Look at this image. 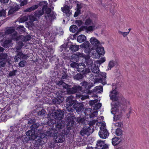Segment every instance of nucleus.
<instances>
[{
	"label": "nucleus",
	"instance_id": "35",
	"mask_svg": "<svg viewBox=\"0 0 149 149\" xmlns=\"http://www.w3.org/2000/svg\"><path fill=\"white\" fill-rule=\"evenodd\" d=\"M84 77L83 75L80 73H78L74 76L73 78L74 79L78 80L81 79Z\"/></svg>",
	"mask_w": 149,
	"mask_h": 149
},
{
	"label": "nucleus",
	"instance_id": "3",
	"mask_svg": "<svg viewBox=\"0 0 149 149\" xmlns=\"http://www.w3.org/2000/svg\"><path fill=\"white\" fill-rule=\"evenodd\" d=\"M74 99V97L72 95L68 97L66 100L67 105L70 106L73 105V108L76 112L78 113L82 112L84 108V105L82 103L78 102Z\"/></svg>",
	"mask_w": 149,
	"mask_h": 149
},
{
	"label": "nucleus",
	"instance_id": "57",
	"mask_svg": "<svg viewBox=\"0 0 149 149\" xmlns=\"http://www.w3.org/2000/svg\"><path fill=\"white\" fill-rule=\"evenodd\" d=\"M44 14L40 10L35 13V15L36 16L39 17Z\"/></svg>",
	"mask_w": 149,
	"mask_h": 149
},
{
	"label": "nucleus",
	"instance_id": "52",
	"mask_svg": "<svg viewBox=\"0 0 149 149\" xmlns=\"http://www.w3.org/2000/svg\"><path fill=\"white\" fill-rule=\"evenodd\" d=\"M6 65V62L5 61L0 59V67H4Z\"/></svg>",
	"mask_w": 149,
	"mask_h": 149
},
{
	"label": "nucleus",
	"instance_id": "21",
	"mask_svg": "<svg viewBox=\"0 0 149 149\" xmlns=\"http://www.w3.org/2000/svg\"><path fill=\"white\" fill-rule=\"evenodd\" d=\"M54 139L56 143H61L64 140V138L62 135L58 134L57 136H55Z\"/></svg>",
	"mask_w": 149,
	"mask_h": 149
},
{
	"label": "nucleus",
	"instance_id": "19",
	"mask_svg": "<svg viewBox=\"0 0 149 149\" xmlns=\"http://www.w3.org/2000/svg\"><path fill=\"white\" fill-rule=\"evenodd\" d=\"M65 126V121L63 120H59L57 122L55 126L57 129L59 130L64 127Z\"/></svg>",
	"mask_w": 149,
	"mask_h": 149
},
{
	"label": "nucleus",
	"instance_id": "9",
	"mask_svg": "<svg viewBox=\"0 0 149 149\" xmlns=\"http://www.w3.org/2000/svg\"><path fill=\"white\" fill-rule=\"evenodd\" d=\"M64 114V111L61 109H57L56 111L53 113L52 116L55 119L61 120L63 118Z\"/></svg>",
	"mask_w": 149,
	"mask_h": 149
},
{
	"label": "nucleus",
	"instance_id": "6",
	"mask_svg": "<svg viewBox=\"0 0 149 149\" xmlns=\"http://www.w3.org/2000/svg\"><path fill=\"white\" fill-rule=\"evenodd\" d=\"M100 125V130L99 132V135L100 138L105 139L109 136V133L106 129L105 124L104 123H101Z\"/></svg>",
	"mask_w": 149,
	"mask_h": 149
},
{
	"label": "nucleus",
	"instance_id": "4",
	"mask_svg": "<svg viewBox=\"0 0 149 149\" xmlns=\"http://www.w3.org/2000/svg\"><path fill=\"white\" fill-rule=\"evenodd\" d=\"M118 103L112 102L111 104V112L114 114L113 118L114 121L120 120L122 116L121 110L117 105Z\"/></svg>",
	"mask_w": 149,
	"mask_h": 149
},
{
	"label": "nucleus",
	"instance_id": "34",
	"mask_svg": "<svg viewBox=\"0 0 149 149\" xmlns=\"http://www.w3.org/2000/svg\"><path fill=\"white\" fill-rule=\"evenodd\" d=\"M25 29L23 26L20 25L17 28V30L20 33H24L25 32Z\"/></svg>",
	"mask_w": 149,
	"mask_h": 149
},
{
	"label": "nucleus",
	"instance_id": "53",
	"mask_svg": "<svg viewBox=\"0 0 149 149\" xmlns=\"http://www.w3.org/2000/svg\"><path fill=\"white\" fill-rule=\"evenodd\" d=\"M45 111L44 110L42 109V110L39 111L38 112V114L39 116H43L45 113Z\"/></svg>",
	"mask_w": 149,
	"mask_h": 149
},
{
	"label": "nucleus",
	"instance_id": "36",
	"mask_svg": "<svg viewBox=\"0 0 149 149\" xmlns=\"http://www.w3.org/2000/svg\"><path fill=\"white\" fill-rule=\"evenodd\" d=\"M56 84L58 85L59 86H60L62 85L63 87V89H66V88H65L64 86H65V84L67 85H69L68 84H66L64 83L63 81L60 80L58 81L56 83Z\"/></svg>",
	"mask_w": 149,
	"mask_h": 149
},
{
	"label": "nucleus",
	"instance_id": "48",
	"mask_svg": "<svg viewBox=\"0 0 149 149\" xmlns=\"http://www.w3.org/2000/svg\"><path fill=\"white\" fill-rule=\"evenodd\" d=\"M72 63L70 64V66L72 68H76L77 67L78 64L77 62H72Z\"/></svg>",
	"mask_w": 149,
	"mask_h": 149
},
{
	"label": "nucleus",
	"instance_id": "5",
	"mask_svg": "<svg viewBox=\"0 0 149 149\" xmlns=\"http://www.w3.org/2000/svg\"><path fill=\"white\" fill-rule=\"evenodd\" d=\"M71 85H67L65 84L64 86L66 88L67 93H81L82 92V87L79 85H74L71 88Z\"/></svg>",
	"mask_w": 149,
	"mask_h": 149
},
{
	"label": "nucleus",
	"instance_id": "11",
	"mask_svg": "<svg viewBox=\"0 0 149 149\" xmlns=\"http://www.w3.org/2000/svg\"><path fill=\"white\" fill-rule=\"evenodd\" d=\"M75 118L74 115L70 113H69L66 117V122L68 123L67 126H72L73 124H74V122L73 119Z\"/></svg>",
	"mask_w": 149,
	"mask_h": 149
},
{
	"label": "nucleus",
	"instance_id": "50",
	"mask_svg": "<svg viewBox=\"0 0 149 149\" xmlns=\"http://www.w3.org/2000/svg\"><path fill=\"white\" fill-rule=\"evenodd\" d=\"M39 124L38 123L33 124L31 127V130H34L37 128L39 126Z\"/></svg>",
	"mask_w": 149,
	"mask_h": 149
},
{
	"label": "nucleus",
	"instance_id": "58",
	"mask_svg": "<svg viewBox=\"0 0 149 149\" xmlns=\"http://www.w3.org/2000/svg\"><path fill=\"white\" fill-rule=\"evenodd\" d=\"M80 84L86 89L88 86L87 82L85 81H84L82 82Z\"/></svg>",
	"mask_w": 149,
	"mask_h": 149
},
{
	"label": "nucleus",
	"instance_id": "42",
	"mask_svg": "<svg viewBox=\"0 0 149 149\" xmlns=\"http://www.w3.org/2000/svg\"><path fill=\"white\" fill-rule=\"evenodd\" d=\"M48 3H47V1H40L39 2L38 4V6H42V7L44 6H47Z\"/></svg>",
	"mask_w": 149,
	"mask_h": 149
},
{
	"label": "nucleus",
	"instance_id": "23",
	"mask_svg": "<svg viewBox=\"0 0 149 149\" xmlns=\"http://www.w3.org/2000/svg\"><path fill=\"white\" fill-rule=\"evenodd\" d=\"M106 144H105L104 141L100 140H98L96 144V148L97 149H101Z\"/></svg>",
	"mask_w": 149,
	"mask_h": 149
},
{
	"label": "nucleus",
	"instance_id": "12",
	"mask_svg": "<svg viewBox=\"0 0 149 149\" xmlns=\"http://www.w3.org/2000/svg\"><path fill=\"white\" fill-rule=\"evenodd\" d=\"M5 34L6 35H10L13 34L12 36L14 37L16 36L17 35V32H15V29L11 27L6 28L4 31Z\"/></svg>",
	"mask_w": 149,
	"mask_h": 149
},
{
	"label": "nucleus",
	"instance_id": "13",
	"mask_svg": "<svg viewBox=\"0 0 149 149\" xmlns=\"http://www.w3.org/2000/svg\"><path fill=\"white\" fill-rule=\"evenodd\" d=\"M90 42L93 46L92 49L93 50L101 45L100 41L95 37L91 38L90 39Z\"/></svg>",
	"mask_w": 149,
	"mask_h": 149
},
{
	"label": "nucleus",
	"instance_id": "22",
	"mask_svg": "<svg viewBox=\"0 0 149 149\" xmlns=\"http://www.w3.org/2000/svg\"><path fill=\"white\" fill-rule=\"evenodd\" d=\"M24 54L22 52H17V54L15 57V62H18L23 56Z\"/></svg>",
	"mask_w": 149,
	"mask_h": 149
},
{
	"label": "nucleus",
	"instance_id": "18",
	"mask_svg": "<svg viewBox=\"0 0 149 149\" xmlns=\"http://www.w3.org/2000/svg\"><path fill=\"white\" fill-rule=\"evenodd\" d=\"M57 132L56 130L49 129L47 132L45 134L46 136H56Z\"/></svg>",
	"mask_w": 149,
	"mask_h": 149
},
{
	"label": "nucleus",
	"instance_id": "60",
	"mask_svg": "<svg viewBox=\"0 0 149 149\" xmlns=\"http://www.w3.org/2000/svg\"><path fill=\"white\" fill-rule=\"evenodd\" d=\"M106 61L105 57H102L100 58V59L97 61L98 63L101 64L104 62Z\"/></svg>",
	"mask_w": 149,
	"mask_h": 149
},
{
	"label": "nucleus",
	"instance_id": "24",
	"mask_svg": "<svg viewBox=\"0 0 149 149\" xmlns=\"http://www.w3.org/2000/svg\"><path fill=\"white\" fill-rule=\"evenodd\" d=\"M110 99L113 101H117L119 98L118 94H110Z\"/></svg>",
	"mask_w": 149,
	"mask_h": 149
},
{
	"label": "nucleus",
	"instance_id": "20",
	"mask_svg": "<svg viewBox=\"0 0 149 149\" xmlns=\"http://www.w3.org/2000/svg\"><path fill=\"white\" fill-rule=\"evenodd\" d=\"M64 98L62 96H58L54 99L53 101L54 104H59L63 100Z\"/></svg>",
	"mask_w": 149,
	"mask_h": 149
},
{
	"label": "nucleus",
	"instance_id": "15",
	"mask_svg": "<svg viewBox=\"0 0 149 149\" xmlns=\"http://www.w3.org/2000/svg\"><path fill=\"white\" fill-rule=\"evenodd\" d=\"M116 103H118V106L120 108V106L121 107H127V105L129 104V101L127 100L124 98H122L121 100L120 101V103L118 102H117Z\"/></svg>",
	"mask_w": 149,
	"mask_h": 149
},
{
	"label": "nucleus",
	"instance_id": "39",
	"mask_svg": "<svg viewBox=\"0 0 149 149\" xmlns=\"http://www.w3.org/2000/svg\"><path fill=\"white\" fill-rule=\"evenodd\" d=\"M7 55L5 53H2L0 54V59H6L7 58Z\"/></svg>",
	"mask_w": 149,
	"mask_h": 149
},
{
	"label": "nucleus",
	"instance_id": "46",
	"mask_svg": "<svg viewBox=\"0 0 149 149\" xmlns=\"http://www.w3.org/2000/svg\"><path fill=\"white\" fill-rule=\"evenodd\" d=\"M17 72V70H14L12 71H10L9 72V76L10 77L15 76Z\"/></svg>",
	"mask_w": 149,
	"mask_h": 149
},
{
	"label": "nucleus",
	"instance_id": "37",
	"mask_svg": "<svg viewBox=\"0 0 149 149\" xmlns=\"http://www.w3.org/2000/svg\"><path fill=\"white\" fill-rule=\"evenodd\" d=\"M11 41L10 40H6L4 41L3 42V46L7 47H8Z\"/></svg>",
	"mask_w": 149,
	"mask_h": 149
},
{
	"label": "nucleus",
	"instance_id": "7",
	"mask_svg": "<svg viewBox=\"0 0 149 149\" xmlns=\"http://www.w3.org/2000/svg\"><path fill=\"white\" fill-rule=\"evenodd\" d=\"M77 71L80 72H83L84 74H88V75L91 76V77L94 76L92 74L90 71V69L86 68L84 64L82 63L81 65H78L77 67Z\"/></svg>",
	"mask_w": 149,
	"mask_h": 149
},
{
	"label": "nucleus",
	"instance_id": "54",
	"mask_svg": "<svg viewBox=\"0 0 149 149\" xmlns=\"http://www.w3.org/2000/svg\"><path fill=\"white\" fill-rule=\"evenodd\" d=\"M76 97H77L78 98H81V99L82 100H84L85 99L87 98H88V96H83L81 95H78L76 94Z\"/></svg>",
	"mask_w": 149,
	"mask_h": 149
},
{
	"label": "nucleus",
	"instance_id": "55",
	"mask_svg": "<svg viewBox=\"0 0 149 149\" xmlns=\"http://www.w3.org/2000/svg\"><path fill=\"white\" fill-rule=\"evenodd\" d=\"M15 11H15L13 8L11 6L8 11V15H10L13 14L15 13Z\"/></svg>",
	"mask_w": 149,
	"mask_h": 149
},
{
	"label": "nucleus",
	"instance_id": "44",
	"mask_svg": "<svg viewBox=\"0 0 149 149\" xmlns=\"http://www.w3.org/2000/svg\"><path fill=\"white\" fill-rule=\"evenodd\" d=\"M97 121V120H94L92 121H91L88 123L89 126L88 127H93V125H94L95 123Z\"/></svg>",
	"mask_w": 149,
	"mask_h": 149
},
{
	"label": "nucleus",
	"instance_id": "32",
	"mask_svg": "<svg viewBox=\"0 0 149 149\" xmlns=\"http://www.w3.org/2000/svg\"><path fill=\"white\" fill-rule=\"evenodd\" d=\"M79 46L77 45H71L70 46L69 48L70 50L72 52H76L78 50Z\"/></svg>",
	"mask_w": 149,
	"mask_h": 149
},
{
	"label": "nucleus",
	"instance_id": "61",
	"mask_svg": "<svg viewBox=\"0 0 149 149\" xmlns=\"http://www.w3.org/2000/svg\"><path fill=\"white\" fill-rule=\"evenodd\" d=\"M81 13V10H77L75 12L74 15V17H77Z\"/></svg>",
	"mask_w": 149,
	"mask_h": 149
},
{
	"label": "nucleus",
	"instance_id": "1",
	"mask_svg": "<svg viewBox=\"0 0 149 149\" xmlns=\"http://www.w3.org/2000/svg\"><path fill=\"white\" fill-rule=\"evenodd\" d=\"M85 60V63L88 67V68L90 69L92 72L96 74L95 77V82H99L102 83L103 85H105L106 83V78L107 74L105 72H100L99 73V68L97 67L93 63L89 55L84 56Z\"/></svg>",
	"mask_w": 149,
	"mask_h": 149
},
{
	"label": "nucleus",
	"instance_id": "28",
	"mask_svg": "<svg viewBox=\"0 0 149 149\" xmlns=\"http://www.w3.org/2000/svg\"><path fill=\"white\" fill-rule=\"evenodd\" d=\"M94 91L95 93H101L103 91L102 86H96L94 88Z\"/></svg>",
	"mask_w": 149,
	"mask_h": 149
},
{
	"label": "nucleus",
	"instance_id": "40",
	"mask_svg": "<svg viewBox=\"0 0 149 149\" xmlns=\"http://www.w3.org/2000/svg\"><path fill=\"white\" fill-rule=\"evenodd\" d=\"M115 133L117 136H120L122 134V130L120 128H118L116 130Z\"/></svg>",
	"mask_w": 149,
	"mask_h": 149
},
{
	"label": "nucleus",
	"instance_id": "27",
	"mask_svg": "<svg viewBox=\"0 0 149 149\" xmlns=\"http://www.w3.org/2000/svg\"><path fill=\"white\" fill-rule=\"evenodd\" d=\"M84 24L85 26H87L94 24L93 23L92 19L89 17L85 19Z\"/></svg>",
	"mask_w": 149,
	"mask_h": 149
},
{
	"label": "nucleus",
	"instance_id": "38",
	"mask_svg": "<svg viewBox=\"0 0 149 149\" xmlns=\"http://www.w3.org/2000/svg\"><path fill=\"white\" fill-rule=\"evenodd\" d=\"M115 63L116 62L113 60L110 61L109 63V68L108 69H111L114 66Z\"/></svg>",
	"mask_w": 149,
	"mask_h": 149
},
{
	"label": "nucleus",
	"instance_id": "10",
	"mask_svg": "<svg viewBox=\"0 0 149 149\" xmlns=\"http://www.w3.org/2000/svg\"><path fill=\"white\" fill-rule=\"evenodd\" d=\"M84 56L85 55L83 53L78 52L77 54H73L71 56L70 61L71 62H78L79 59L81 57L84 58Z\"/></svg>",
	"mask_w": 149,
	"mask_h": 149
},
{
	"label": "nucleus",
	"instance_id": "33",
	"mask_svg": "<svg viewBox=\"0 0 149 149\" xmlns=\"http://www.w3.org/2000/svg\"><path fill=\"white\" fill-rule=\"evenodd\" d=\"M56 14L53 11L51 12V13H50L48 15H47L46 17H47L48 18H49V19L50 21H52L55 19L56 18L55 16Z\"/></svg>",
	"mask_w": 149,
	"mask_h": 149
},
{
	"label": "nucleus",
	"instance_id": "25",
	"mask_svg": "<svg viewBox=\"0 0 149 149\" xmlns=\"http://www.w3.org/2000/svg\"><path fill=\"white\" fill-rule=\"evenodd\" d=\"M95 26L94 24L92 26H85V30L87 33L92 32L95 29Z\"/></svg>",
	"mask_w": 149,
	"mask_h": 149
},
{
	"label": "nucleus",
	"instance_id": "30",
	"mask_svg": "<svg viewBox=\"0 0 149 149\" xmlns=\"http://www.w3.org/2000/svg\"><path fill=\"white\" fill-rule=\"evenodd\" d=\"M38 7V5H33L31 7L28 8L27 9H26L24 11L26 12H31L37 9Z\"/></svg>",
	"mask_w": 149,
	"mask_h": 149
},
{
	"label": "nucleus",
	"instance_id": "59",
	"mask_svg": "<svg viewBox=\"0 0 149 149\" xmlns=\"http://www.w3.org/2000/svg\"><path fill=\"white\" fill-rule=\"evenodd\" d=\"M98 111H95L92 113H91L90 115V117H94L96 116L97 115Z\"/></svg>",
	"mask_w": 149,
	"mask_h": 149
},
{
	"label": "nucleus",
	"instance_id": "49",
	"mask_svg": "<svg viewBox=\"0 0 149 149\" xmlns=\"http://www.w3.org/2000/svg\"><path fill=\"white\" fill-rule=\"evenodd\" d=\"M30 140V138L29 137H23L22 139V141L23 143H27Z\"/></svg>",
	"mask_w": 149,
	"mask_h": 149
},
{
	"label": "nucleus",
	"instance_id": "62",
	"mask_svg": "<svg viewBox=\"0 0 149 149\" xmlns=\"http://www.w3.org/2000/svg\"><path fill=\"white\" fill-rule=\"evenodd\" d=\"M26 62L24 60L21 61L19 63V65L20 67H24L25 65Z\"/></svg>",
	"mask_w": 149,
	"mask_h": 149
},
{
	"label": "nucleus",
	"instance_id": "26",
	"mask_svg": "<svg viewBox=\"0 0 149 149\" xmlns=\"http://www.w3.org/2000/svg\"><path fill=\"white\" fill-rule=\"evenodd\" d=\"M121 140L118 137H115L112 139V144L114 146H116L120 143Z\"/></svg>",
	"mask_w": 149,
	"mask_h": 149
},
{
	"label": "nucleus",
	"instance_id": "43",
	"mask_svg": "<svg viewBox=\"0 0 149 149\" xmlns=\"http://www.w3.org/2000/svg\"><path fill=\"white\" fill-rule=\"evenodd\" d=\"M102 106L101 103H97L95 104L93 107L94 108L95 110H97L100 109Z\"/></svg>",
	"mask_w": 149,
	"mask_h": 149
},
{
	"label": "nucleus",
	"instance_id": "64",
	"mask_svg": "<svg viewBox=\"0 0 149 149\" xmlns=\"http://www.w3.org/2000/svg\"><path fill=\"white\" fill-rule=\"evenodd\" d=\"M97 102H98L97 100L95 99L94 100H91V101H90V102H89V104L90 105H92V106L93 105L94 106V104L95 103Z\"/></svg>",
	"mask_w": 149,
	"mask_h": 149
},
{
	"label": "nucleus",
	"instance_id": "17",
	"mask_svg": "<svg viewBox=\"0 0 149 149\" xmlns=\"http://www.w3.org/2000/svg\"><path fill=\"white\" fill-rule=\"evenodd\" d=\"M61 10L64 13L66 14L67 16H70L71 14V13L70 12V6L66 5L61 8Z\"/></svg>",
	"mask_w": 149,
	"mask_h": 149
},
{
	"label": "nucleus",
	"instance_id": "47",
	"mask_svg": "<svg viewBox=\"0 0 149 149\" xmlns=\"http://www.w3.org/2000/svg\"><path fill=\"white\" fill-rule=\"evenodd\" d=\"M92 50L93 49L92 48L91 49L90 47L84 48V52L86 54H90Z\"/></svg>",
	"mask_w": 149,
	"mask_h": 149
},
{
	"label": "nucleus",
	"instance_id": "14",
	"mask_svg": "<svg viewBox=\"0 0 149 149\" xmlns=\"http://www.w3.org/2000/svg\"><path fill=\"white\" fill-rule=\"evenodd\" d=\"M94 49L96 50L97 53L99 55V56H98L99 57L101 56L104 55L105 53L104 48L101 45Z\"/></svg>",
	"mask_w": 149,
	"mask_h": 149
},
{
	"label": "nucleus",
	"instance_id": "16",
	"mask_svg": "<svg viewBox=\"0 0 149 149\" xmlns=\"http://www.w3.org/2000/svg\"><path fill=\"white\" fill-rule=\"evenodd\" d=\"M60 74L59 75V77L61 79H67L68 78V75L67 74V70L64 68L61 71H60Z\"/></svg>",
	"mask_w": 149,
	"mask_h": 149
},
{
	"label": "nucleus",
	"instance_id": "45",
	"mask_svg": "<svg viewBox=\"0 0 149 149\" xmlns=\"http://www.w3.org/2000/svg\"><path fill=\"white\" fill-rule=\"evenodd\" d=\"M91 109L89 108H87L84 111V113L86 115H88L91 114Z\"/></svg>",
	"mask_w": 149,
	"mask_h": 149
},
{
	"label": "nucleus",
	"instance_id": "8",
	"mask_svg": "<svg viewBox=\"0 0 149 149\" xmlns=\"http://www.w3.org/2000/svg\"><path fill=\"white\" fill-rule=\"evenodd\" d=\"M94 131V128L93 127H88V126H85L83 127L80 132V134L82 136L85 134L88 136L90 134L92 133Z\"/></svg>",
	"mask_w": 149,
	"mask_h": 149
},
{
	"label": "nucleus",
	"instance_id": "51",
	"mask_svg": "<svg viewBox=\"0 0 149 149\" xmlns=\"http://www.w3.org/2000/svg\"><path fill=\"white\" fill-rule=\"evenodd\" d=\"M6 35L5 34V32H0V40L2 41L4 40Z\"/></svg>",
	"mask_w": 149,
	"mask_h": 149
},
{
	"label": "nucleus",
	"instance_id": "41",
	"mask_svg": "<svg viewBox=\"0 0 149 149\" xmlns=\"http://www.w3.org/2000/svg\"><path fill=\"white\" fill-rule=\"evenodd\" d=\"M6 10L3 9L2 10H0V17H5L6 16Z\"/></svg>",
	"mask_w": 149,
	"mask_h": 149
},
{
	"label": "nucleus",
	"instance_id": "29",
	"mask_svg": "<svg viewBox=\"0 0 149 149\" xmlns=\"http://www.w3.org/2000/svg\"><path fill=\"white\" fill-rule=\"evenodd\" d=\"M86 39V37L83 35H81L78 36L77 38V41L79 42L84 41Z\"/></svg>",
	"mask_w": 149,
	"mask_h": 149
},
{
	"label": "nucleus",
	"instance_id": "31",
	"mask_svg": "<svg viewBox=\"0 0 149 149\" xmlns=\"http://www.w3.org/2000/svg\"><path fill=\"white\" fill-rule=\"evenodd\" d=\"M70 31L73 33H78V28L77 26L75 25H72L70 28Z\"/></svg>",
	"mask_w": 149,
	"mask_h": 149
},
{
	"label": "nucleus",
	"instance_id": "56",
	"mask_svg": "<svg viewBox=\"0 0 149 149\" xmlns=\"http://www.w3.org/2000/svg\"><path fill=\"white\" fill-rule=\"evenodd\" d=\"M66 104L67 106V107H66V108L67 110L69 112H73V111L74 109L72 108V106H69L68 105H67V102L66 103Z\"/></svg>",
	"mask_w": 149,
	"mask_h": 149
},
{
	"label": "nucleus",
	"instance_id": "2",
	"mask_svg": "<svg viewBox=\"0 0 149 149\" xmlns=\"http://www.w3.org/2000/svg\"><path fill=\"white\" fill-rule=\"evenodd\" d=\"M26 134L29 136L30 140H34L36 139L37 143L40 144L42 138L45 137V134L41 131H38L36 133L34 130H31L26 132Z\"/></svg>",
	"mask_w": 149,
	"mask_h": 149
},
{
	"label": "nucleus",
	"instance_id": "63",
	"mask_svg": "<svg viewBox=\"0 0 149 149\" xmlns=\"http://www.w3.org/2000/svg\"><path fill=\"white\" fill-rule=\"evenodd\" d=\"M75 23L79 26H81L83 24L82 21L81 20H76L75 21Z\"/></svg>",
	"mask_w": 149,
	"mask_h": 149
}]
</instances>
